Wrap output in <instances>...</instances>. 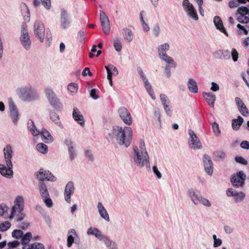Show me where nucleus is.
<instances>
[{
  "label": "nucleus",
  "instance_id": "54",
  "mask_svg": "<svg viewBox=\"0 0 249 249\" xmlns=\"http://www.w3.org/2000/svg\"><path fill=\"white\" fill-rule=\"evenodd\" d=\"M199 204H201L202 205L207 207H210L212 206L211 202L207 198L202 196L200 199Z\"/></svg>",
  "mask_w": 249,
  "mask_h": 249
},
{
  "label": "nucleus",
  "instance_id": "39",
  "mask_svg": "<svg viewBox=\"0 0 249 249\" xmlns=\"http://www.w3.org/2000/svg\"><path fill=\"white\" fill-rule=\"evenodd\" d=\"M50 119L58 126L61 128H63V125L60 121L59 115L54 112H51L50 113Z\"/></svg>",
  "mask_w": 249,
  "mask_h": 249
},
{
  "label": "nucleus",
  "instance_id": "12",
  "mask_svg": "<svg viewBox=\"0 0 249 249\" xmlns=\"http://www.w3.org/2000/svg\"><path fill=\"white\" fill-rule=\"evenodd\" d=\"M188 133L189 138L188 139L189 147L193 149H201L202 148L201 143L195 132L191 129H189Z\"/></svg>",
  "mask_w": 249,
  "mask_h": 249
},
{
  "label": "nucleus",
  "instance_id": "33",
  "mask_svg": "<svg viewBox=\"0 0 249 249\" xmlns=\"http://www.w3.org/2000/svg\"><path fill=\"white\" fill-rule=\"evenodd\" d=\"M160 59L166 64V66L176 67V63L174 59L167 53L159 56Z\"/></svg>",
  "mask_w": 249,
  "mask_h": 249
},
{
  "label": "nucleus",
  "instance_id": "13",
  "mask_svg": "<svg viewBox=\"0 0 249 249\" xmlns=\"http://www.w3.org/2000/svg\"><path fill=\"white\" fill-rule=\"evenodd\" d=\"M80 241V237L78 236L75 230L73 229H71L69 230L68 232V235L67 238V247L68 248L71 247L74 243L76 244H79Z\"/></svg>",
  "mask_w": 249,
  "mask_h": 249
},
{
  "label": "nucleus",
  "instance_id": "37",
  "mask_svg": "<svg viewBox=\"0 0 249 249\" xmlns=\"http://www.w3.org/2000/svg\"><path fill=\"white\" fill-rule=\"evenodd\" d=\"M105 69L107 71V77H112L113 76H117L118 74L117 68L112 64L105 66Z\"/></svg>",
  "mask_w": 249,
  "mask_h": 249
},
{
  "label": "nucleus",
  "instance_id": "20",
  "mask_svg": "<svg viewBox=\"0 0 249 249\" xmlns=\"http://www.w3.org/2000/svg\"><path fill=\"white\" fill-rule=\"evenodd\" d=\"M74 192V187L72 181H69L65 186L64 191V198L65 201L70 203L71 201V196Z\"/></svg>",
  "mask_w": 249,
  "mask_h": 249
},
{
  "label": "nucleus",
  "instance_id": "24",
  "mask_svg": "<svg viewBox=\"0 0 249 249\" xmlns=\"http://www.w3.org/2000/svg\"><path fill=\"white\" fill-rule=\"evenodd\" d=\"M97 209L100 216L106 221L109 222L110 221L109 215L102 202H98L97 203Z\"/></svg>",
  "mask_w": 249,
  "mask_h": 249
},
{
  "label": "nucleus",
  "instance_id": "62",
  "mask_svg": "<svg viewBox=\"0 0 249 249\" xmlns=\"http://www.w3.org/2000/svg\"><path fill=\"white\" fill-rule=\"evenodd\" d=\"M85 155L87 158L90 161H93L94 157L92 152L89 150H87L85 151Z\"/></svg>",
  "mask_w": 249,
  "mask_h": 249
},
{
  "label": "nucleus",
  "instance_id": "28",
  "mask_svg": "<svg viewBox=\"0 0 249 249\" xmlns=\"http://www.w3.org/2000/svg\"><path fill=\"white\" fill-rule=\"evenodd\" d=\"M27 129L34 137L39 135L41 131L36 127L32 120H29L27 122Z\"/></svg>",
  "mask_w": 249,
  "mask_h": 249
},
{
  "label": "nucleus",
  "instance_id": "63",
  "mask_svg": "<svg viewBox=\"0 0 249 249\" xmlns=\"http://www.w3.org/2000/svg\"><path fill=\"white\" fill-rule=\"evenodd\" d=\"M240 146L243 149H244L246 150H249V142H248L247 141H242L240 144Z\"/></svg>",
  "mask_w": 249,
  "mask_h": 249
},
{
  "label": "nucleus",
  "instance_id": "2",
  "mask_svg": "<svg viewBox=\"0 0 249 249\" xmlns=\"http://www.w3.org/2000/svg\"><path fill=\"white\" fill-rule=\"evenodd\" d=\"M112 135L119 145L127 148L132 142L133 131L129 126L116 125L113 127Z\"/></svg>",
  "mask_w": 249,
  "mask_h": 249
},
{
  "label": "nucleus",
  "instance_id": "48",
  "mask_svg": "<svg viewBox=\"0 0 249 249\" xmlns=\"http://www.w3.org/2000/svg\"><path fill=\"white\" fill-rule=\"evenodd\" d=\"M45 179L51 182H55L56 181L57 178L50 171L46 170Z\"/></svg>",
  "mask_w": 249,
  "mask_h": 249
},
{
  "label": "nucleus",
  "instance_id": "45",
  "mask_svg": "<svg viewBox=\"0 0 249 249\" xmlns=\"http://www.w3.org/2000/svg\"><path fill=\"white\" fill-rule=\"evenodd\" d=\"M78 87L77 84L71 83L68 85V89L71 93L75 94L78 91Z\"/></svg>",
  "mask_w": 249,
  "mask_h": 249
},
{
  "label": "nucleus",
  "instance_id": "30",
  "mask_svg": "<svg viewBox=\"0 0 249 249\" xmlns=\"http://www.w3.org/2000/svg\"><path fill=\"white\" fill-rule=\"evenodd\" d=\"M142 79L143 81L144 88L146 90L147 92H148V94L153 100H155L156 99V97L154 94L153 90L152 88L151 85L150 83L149 82L148 79L146 77Z\"/></svg>",
  "mask_w": 249,
  "mask_h": 249
},
{
  "label": "nucleus",
  "instance_id": "29",
  "mask_svg": "<svg viewBox=\"0 0 249 249\" xmlns=\"http://www.w3.org/2000/svg\"><path fill=\"white\" fill-rule=\"evenodd\" d=\"M203 96L208 105L213 107L216 98V96L212 92H203Z\"/></svg>",
  "mask_w": 249,
  "mask_h": 249
},
{
  "label": "nucleus",
  "instance_id": "51",
  "mask_svg": "<svg viewBox=\"0 0 249 249\" xmlns=\"http://www.w3.org/2000/svg\"><path fill=\"white\" fill-rule=\"evenodd\" d=\"M161 32L160 28L159 25H154L152 30V33L154 37H158L160 36Z\"/></svg>",
  "mask_w": 249,
  "mask_h": 249
},
{
  "label": "nucleus",
  "instance_id": "32",
  "mask_svg": "<svg viewBox=\"0 0 249 249\" xmlns=\"http://www.w3.org/2000/svg\"><path fill=\"white\" fill-rule=\"evenodd\" d=\"M87 233L88 235H94L99 240L104 235L98 229L92 227H90L88 229Z\"/></svg>",
  "mask_w": 249,
  "mask_h": 249
},
{
  "label": "nucleus",
  "instance_id": "17",
  "mask_svg": "<svg viewBox=\"0 0 249 249\" xmlns=\"http://www.w3.org/2000/svg\"><path fill=\"white\" fill-rule=\"evenodd\" d=\"M64 142L68 148L70 160H73L77 155V151L73 142L70 138H65Z\"/></svg>",
  "mask_w": 249,
  "mask_h": 249
},
{
  "label": "nucleus",
  "instance_id": "10",
  "mask_svg": "<svg viewBox=\"0 0 249 249\" xmlns=\"http://www.w3.org/2000/svg\"><path fill=\"white\" fill-rule=\"evenodd\" d=\"M72 23L71 17L67 10L63 8L60 11V26L63 29H67Z\"/></svg>",
  "mask_w": 249,
  "mask_h": 249
},
{
  "label": "nucleus",
  "instance_id": "53",
  "mask_svg": "<svg viewBox=\"0 0 249 249\" xmlns=\"http://www.w3.org/2000/svg\"><path fill=\"white\" fill-rule=\"evenodd\" d=\"M237 19L241 23H248L249 22V17L247 15H239Z\"/></svg>",
  "mask_w": 249,
  "mask_h": 249
},
{
  "label": "nucleus",
  "instance_id": "36",
  "mask_svg": "<svg viewBox=\"0 0 249 249\" xmlns=\"http://www.w3.org/2000/svg\"><path fill=\"white\" fill-rule=\"evenodd\" d=\"M9 207L5 203H1L0 204V217H2L5 219H8L9 214L8 211Z\"/></svg>",
  "mask_w": 249,
  "mask_h": 249
},
{
  "label": "nucleus",
  "instance_id": "57",
  "mask_svg": "<svg viewBox=\"0 0 249 249\" xmlns=\"http://www.w3.org/2000/svg\"><path fill=\"white\" fill-rule=\"evenodd\" d=\"M163 107L166 114L169 116H171L172 114V109L171 104L169 105H165V106H163Z\"/></svg>",
  "mask_w": 249,
  "mask_h": 249
},
{
  "label": "nucleus",
  "instance_id": "50",
  "mask_svg": "<svg viewBox=\"0 0 249 249\" xmlns=\"http://www.w3.org/2000/svg\"><path fill=\"white\" fill-rule=\"evenodd\" d=\"M160 98L161 102V104L163 106H165V105H169L171 104V102L168 97L164 94H160Z\"/></svg>",
  "mask_w": 249,
  "mask_h": 249
},
{
  "label": "nucleus",
  "instance_id": "40",
  "mask_svg": "<svg viewBox=\"0 0 249 249\" xmlns=\"http://www.w3.org/2000/svg\"><path fill=\"white\" fill-rule=\"evenodd\" d=\"M145 13L144 11L142 10L140 13V22L142 28V30L144 32H148L150 30L148 25L145 22L143 18V14Z\"/></svg>",
  "mask_w": 249,
  "mask_h": 249
},
{
  "label": "nucleus",
  "instance_id": "46",
  "mask_svg": "<svg viewBox=\"0 0 249 249\" xmlns=\"http://www.w3.org/2000/svg\"><path fill=\"white\" fill-rule=\"evenodd\" d=\"M237 13L240 15H249V8L244 6H241L238 8Z\"/></svg>",
  "mask_w": 249,
  "mask_h": 249
},
{
  "label": "nucleus",
  "instance_id": "18",
  "mask_svg": "<svg viewBox=\"0 0 249 249\" xmlns=\"http://www.w3.org/2000/svg\"><path fill=\"white\" fill-rule=\"evenodd\" d=\"M227 195L229 197H233L234 201L236 202L242 201L245 197L246 195L243 192H238L233 188H229L227 190Z\"/></svg>",
  "mask_w": 249,
  "mask_h": 249
},
{
  "label": "nucleus",
  "instance_id": "47",
  "mask_svg": "<svg viewBox=\"0 0 249 249\" xmlns=\"http://www.w3.org/2000/svg\"><path fill=\"white\" fill-rule=\"evenodd\" d=\"M10 222L6 221L0 223V231L2 232L7 231L11 227Z\"/></svg>",
  "mask_w": 249,
  "mask_h": 249
},
{
  "label": "nucleus",
  "instance_id": "6",
  "mask_svg": "<svg viewBox=\"0 0 249 249\" xmlns=\"http://www.w3.org/2000/svg\"><path fill=\"white\" fill-rule=\"evenodd\" d=\"M19 41L25 50L28 51L31 49L32 41L28 33L27 26L25 23H23L21 25Z\"/></svg>",
  "mask_w": 249,
  "mask_h": 249
},
{
  "label": "nucleus",
  "instance_id": "16",
  "mask_svg": "<svg viewBox=\"0 0 249 249\" xmlns=\"http://www.w3.org/2000/svg\"><path fill=\"white\" fill-rule=\"evenodd\" d=\"M0 174L7 178H12L13 177V164L5 163V165L0 164Z\"/></svg>",
  "mask_w": 249,
  "mask_h": 249
},
{
  "label": "nucleus",
  "instance_id": "9",
  "mask_svg": "<svg viewBox=\"0 0 249 249\" xmlns=\"http://www.w3.org/2000/svg\"><path fill=\"white\" fill-rule=\"evenodd\" d=\"M34 35L41 42L44 40L45 28L43 23L39 20L36 21L33 25Z\"/></svg>",
  "mask_w": 249,
  "mask_h": 249
},
{
  "label": "nucleus",
  "instance_id": "38",
  "mask_svg": "<svg viewBox=\"0 0 249 249\" xmlns=\"http://www.w3.org/2000/svg\"><path fill=\"white\" fill-rule=\"evenodd\" d=\"M122 35L124 39L128 42H130L133 39V34L132 32L127 28H124L123 29Z\"/></svg>",
  "mask_w": 249,
  "mask_h": 249
},
{
  "label": "nucleus",
  "instance_id": "34",
  "mask_svg": "<svg viewBox=\"0 0 249 249\" xmlns=\"http://www.w3.org/2000/svg\"><path fill=\"white\" fill-rule=\"evenodd\" d=\"M188 89L190 92L194 93L198 92V87L197 83L193 78H189L187 83Z\"/></svg>",
  "mask_w": 249,
  "mask_h": 249
},
{
  "label": "nucleus",
  "instance_id": "21",
  "mask_svg": "<svg viewBox=\"0 0 249 249\" xmlns=\"http://www.w3.org/2000/svg\"><path fill=\"white\" fill-rule=\"evenodd\" d=\"M203 165L205 172L210 176H212L213 173V164L211 158L206 154L203 157Z\"/></svg>",
  "mask_w": 249,
  "mask_h": 249
},
{
  "label": "nucleus",
  "instance_id": "43",
  "mask_svg": "<svg viewBox=\"0 0 249 249\" xmlns=\"http://www.w3.org/2000/svg\"><path fill=\"white\" fill-rule=\"evenodd\" d=\"M32 238V234L30 232L25 233L21 237V243L22 245L28 244Z\"/></svg>",
  "mask_w": 249,
  "mask_h": 249
},
{
  "label": "nucleus",
  "instance_id": "7",
  "mask_svg": "<svg viewBox=\"0 0 249 249\" xmlns=\"http://www.w3.org/2000/svg\"><path fill=\"white\" fill-rule=\"evenodd\" d=\"M247 176L243 171L240 170L233 174L231 177V182L236 188L243 187L245 184Z\"/></svg>",
  "mask_w": 249,
  "mask_h": 249
},
{
  "label": "nucleus",
  "instance_id": "27",
  "mask_svg": "<svg viewBox=\"0 0 249 249\" xmlns=\"http://www.w3.org/2000/svg\"><path fill=\"white\" fill-rule=\"evenodd\" d=\"M39 135L41 136L42 141L45 143H50L53 141V137L52 136L50 132L46 128L41 129Z\"/></svg>",
  "mask_w": 249,
  "mask_h": 249
},
{
  "label": "nucleus",
  "instance_id": "14",
  "mask_svg": "<svg viewBox=\"0 0 249 249\" xmlns=\"http://www.w3.org/2000/svg\"><path fill=\"white\" fill-rule=\"evenodd\" d=\"M100 21L103 32L108 35L110 31V22L108 17L102 10L100 11Z\"/></svg>",
  "mask_w": 249,
  "mask_h": 249
},
{
  "label": "nucleus",
  "instance_id": "8",
  "mask_svg": "<svg viewBox=\"0 0 249 249\" xmlns=\"http://www.w3.org/2000/svg\"><path fill=\"white\" fill-rule=\"evenodd\" d=\"M183 9L188 17L194 21L198 20L197 11L194 6L189 0H183L182 2Z\"/></svg>",
  "mask_w": 249,
  "mask_h": 249
},
{
  "label": "nucleus",
  "instance_id": "42",
  "mask_svg": "<svg viewBox=\"0 0 249 249\" xmlns=\"http://www.w3.org/2000/svg\"><path fill=\"white\" fill-rule=\"evenodd\" d=\"M37 150L43 154H46L48 152V146L44 143H38L36 145Z\"/></svg>",
  "mask_w": 249,
  "mask_h": 249
},
{
  "label": "nucleus",
  "instance_id": "49",
  "mask_svg": "<svg viewBox=\"0 0 249 249\" xmlns=\"http://www.w3.org/2000/svg\"><path fill=\"white\" fill-rule=\"evenodd\" d=\"M113 45H114L115 50L117 52H119L122 50V42L120 39H119L118 38L115 39L113 40Z\"/></svg>",
  "mask_w": 249,
  "mask_h": 249
},
{
  "label": "nucleus",
  "instance_id": "15",
  "mask_svg": "<svg viewBox=\"0 0 249 249\" xmlns=\"http://www.w3.org/2000/svg\"><path fill=\"white\" fill-rule=\"evenodd\" d=\"M44 91L50 104L55 107H58L59 102L53 89L51 88L47 87L45 88Z\"/></svg>",
  "mask_w": 249,
  "mask_h": 249
},
{
  "label": "nucleus",
  "instance_id": "58",
  "mask_svg": "<svg viewBox=\"0 0 249 249\" xmlns=\"http://www.w3.org/2000/svg\"><path fill=\"white\" fill-rule=\"evenodd\" d=\"M219 31L223 33L226 36H228V32L224 28L222 20L219 18Z\"/></svg>",
  "mask_w": 249,
  "mask_h": 249
},
{
  "label": "nucleus",
  "instance_id": "64",
  "mask_svg": "<svg viewBox=\"0 0 249 249\" xmlns=\"http://www.w3.org/2000/svg\"><path fill=\"white\" fill-rule=\"evenodd\" d=\"M34 249H45L44 246L40 243H33Z\"/></svg>",
  "mask_w": 249,
  "mask_h": 249
},
{
  "label": "nucleus",
  "instance_id": "35",
  "mask_svg": "<svg viewBox=\"0 0 249 249\" xmlns=\"http://www.w3.org/2000/svg\"><path fill=\"white\" fill-rule=\"evenodd\" d=\"M244 119L238 116L237 119H233L231 121V127L233 130L237 131L244 122Z\"/></svg>",
  "mask_w": 249,
  "mask_h": 249
},
{
  "label": "nucleus",
  "instance_id": "11",
  "mask_svg": "<svg viewBox=\"0 0 249 249\" xmlns=\"http://www.w3.org/2000/svg\"><path fill=\"white\" fill-rule=\"evenodd\" d=\"M118 113L121 119L126 125H130L133 122L132 117L128 109L124 107H121L118 109Z\"/></svg>",
  "mask_w": 249,
  "mask_h": 249
},
{
  "label": "nucleus",
  "instance_id": "44",
  "mask_svg": "<svg viewBox=\"0 0 249 249\" xmlns=\"http://www.w3.org/2000/svg\"><path fill=\"white\" fill-rule=\"evenodd\" d=\"M46 171L43 169H40L36 174V178L40 181H44L45 178Z\"/></svg>",
  "mask_w": 249,
  "mask_h": 249
},
{
  "label": "nucleus",
  "instance_id": "59",
  "mask_svg": "<svg viewBox=\"0 0 249 249\" xmlns=\"http://www.w3.org/2000/svg\"><path fill=\"white\" fill-rule=\"evenodd\" d=\"M40 1L46 9L49 10L50 9L51 6V0H40Z\"/></svg>",
  "mask_w": 249,
  "mask_h": 249
},
{
  "label": "nucleus",
  "instance_id": "4",
  "mask_svg": "<svg viewBox=\"0 0 249 249\" xmlns=\"http://www.w3.org/2000/svg\"><path fill=\"white\" fill-rule=\"evenodd\" d=\"M24 209V198L23 196H18L14 200V205L12 207L11 213L8 216V219L12 220L15 217V220L17 222H21L25 217V214L23 213Z\"/></svg>",
  "mask_w": 249,
  "mask_h": 249
},
{
  "label": "nucleus",
  "instance_id": "22",
  "mask_svg": "<svg viewBox=\"0 0 249 249\" xmlns=\"http://www.w3.org/2000/svg\"><path fill=\"white\" fill-rule=\"evenodd\" d=\"M188 194L190 199L194 205L199 204V201L202 196L196 190L190 189L188 191Z\"/></svg>",
  "mask_w": 249,
  "mask_h": 249
},
{
  "label": "nucleus",
  "instance_id": "19",
  "mask_svg": "<svg viewBox=\"0 0 249 249\" xmlns=\"http://www.w3.org/2000/svg\"><path fill=\"white\" fill-rule=\"evenodd\" d=\"M9 107L12 121L15 124H17L19 118V114L15 104L12 99L9 100Z\"/></svg>",
  "mask_w": 249,
  "mask_h": 249
},
{
  "label": "nucleus",
  "instance_id": "3",
  "mask_svg": "<svg viewBox=\"0 0 249 249\" xmlns=\"http://www.w3.org/2000/svg\"><path fill=\"white\" fill-rule=\"evenodd\" d=\"M19 98L25 102H31L38 99L39 95L36 89L31 84L24 85L16 89Z\"/></svg>",
  "mask_w": 249,
  "mask_h": 249
},
{
  "label": "nucleus",
  "instance_id": "31",
  "mask_svg": "<svg viewBox=\"0 0 249 249\" xmlns=\"http://www.w3.org/2000/svg\"><path fill=\"white\" fill-rule=\"evenodd\" d=\"M170 44L168 42H164L158 45L157 48L158 56L167 53V52L170 50Z\"/></svg>",
  "mask_w": 249,
  "mask_h": 249
},
{
  "label": "nucleus",
  "instance_id": "25",
  "mask_svg": "<svg viewBox=\"0 0 249 249\" xmlns=\"http://www.w3.org/2000/svg\"><path fill=\"white\" fill-rule=\"evenodd\" d=\"M3 154L5 163L9 164L12 163V159L13 158L14 153L12 146L8 144L3 149Z\"/></svg>",
  "mask_w": 249,
  "mask_h": 249
},
{
  "label": "nucleus",
  "instance_id": "41",
  "mask_svg": "<svg viewBox=\"0 0 249 249\" xmlns=\"http://www.w3.org/2000/svg\"><path fill=\"white\" fill-rule=\"evenodd\" d=\"M22 15L25 19L30 20V13L27 6L25 4H22L21 6Z\"/></svg>",
  "mask_w": 249,
  "mask_h": 249
},
{
  "label": "nucleus",
  "instance_id": "23",
  "mask_svg": "<svg viewBox=\"0 0 249 249\" xmlns=\"http://www.w3.org/2000/svg\"><path fill=\"white\" fill-rule=\"evenodd\" d=\"M235 102L240 113L245 117L249 116V110L243 101L237 97L235 98Z\"/></svg>",
  "mask_w": 249,
  "mask_h": 249
},
{
  "label": "nucleus",
  "instance_id": "5",
  "mask_svg": "<svg viewBox=\"0 0 249 249\" xmlns=\"http://www.w3.org/2000/svg\"><path fill=\"white\" fill-rule=\"evenodd\" d=\"M38 190L45 206L49 208L52 207L53 203L50 197L47 185L44 181L39 182L38 184Z\"/></svg>",
  "mask_w": 249,
  "mask_h": 249
},
{
  "label": "nucleus",
  "instance_id": "61",
  "mask_svg": "<svg viewBox=\"0 0 249 249\" xmlns=\"http://www.w3.org/2000/svg\"><path fill=\"white\" fill-rule=\"evenodd\" d=\"M152 170L154 173L156 175L157 178L159 179L161 178L162 175L160 172L159 171L157 167L156 166H154L152 167Z\"/></svg>",
  "mask_w": 249,
  "mask_h": 249
},
{
  "label": "nucleus",
  "instance_id": "52",
  "mask_svg": "<svg viewBox=\"0 0 249 249\" xmlns=\"http://www.w3.org/2000/svg\"><path fill=\"white\" fill-rule=\"evenodd\" d=\"M13 237L16 239H18L22 237L23 235V232L20 230H15L12 233Z\"/></svg>",
  "mask_w": 249,
  "mask_h": 249
},
{
  "label": "nucleus",
  "instance_id": "1",
  "mask_svg": "<svg viewBox=\"0 0 249 249\" xmlns=\"http://www.w3.org/2000/svg\"><path fill=\"white\" fill-rule=\"evenodd\" d=\"M133 149V159L135 164L140 168H142L145 166L147 169L149 170L150 169L149 157L144 140L141 139L139 146H134Z\"/></svg>",
  "mask_w": 249,
  "mask_h": 249
},
{
  "label": "nucleus",
  "instance_id": "60",
  "mask_svg": "<svg viewBox=\"0 0 249 249\" xmlns=\"http://www.w3.org/2000/svg\"><path fill=\"white\" fill-rule=\"evenodd\" d=\"M154 118L155 119L157 120L159 123H161V114L160 111L159 109L157 108L155 110L154 112Z\"/></svg>",
  "mask_w": 249,
  "mask_h": 249
},
{
  "label": "nucleus",
  "instance_id": "26",
  "mask_svg": "<svg viewBox=\"0 0 249 249\" xmlns=\"http://www.w3.org/2000/svg\"><path fill=\"white\" fill-rule=\"evenodd\" d=\"M72 118L74 121L78 123L81 126H84L85 121L83 116L79 110L76 107H74L73 109Z\"/></svg>",
  "mask_w": 249,
  "mask_h": 249
},
{
  "label": "nucleus",
  "instance_id": "56",
  "mask_svg": "<svg viewBox=\"0 0 249 249\" xmlns=\"http://www.w3.org/2000/svg\"><path fill=\"white\" fill-rule=\"evenodd\" d=\"M235 161L240 164L246 165L248 164L247 160L241 156H237L235 157Z\"/></svg>",
  "mask_w": 249,
  "mask_h": 249
},
{
  "label": "nucleus",
  "instance_id": "55",
  "mask_svg": "<svg viewBox=\"0 0 249 249\" xmlns=\"http://www.w3.org/2000/svg\"><path fill=\"white\" fill-rule=\"evenodd\" d=\"M100 241H103L107 247H110L112 244H114V242L110 240L107 236L103 235Z\"/></svg>",
  "mask_w": 249,
  "mask_h": 249
}]
</instances>
